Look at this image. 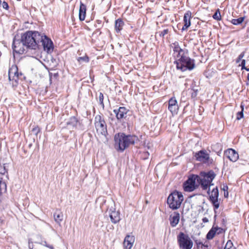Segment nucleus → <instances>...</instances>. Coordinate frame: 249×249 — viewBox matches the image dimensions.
I'll return each mask as SVG.
<instances>
[{
    "label": "nucleus",
    "mask_w": 249,
    "mask_h": 249,
    "mask_svg": "<svg viewBox=\"0 0 249 249\" xmlns=\"http://www.w3.org/2000/svg\"><path fill=\"white\" fill-rule=\"evenodd\" d=\"M138 137L135 135H126L124 133H118L114 136V147L119 152H123L131 145L139 142Z\"/></svg>",
    "instance_id": "1"
},
{
    "label": "nucleus",
    "mask_w": 249,
    "mask_h": 249,
    "mask_svg": "<svg viewBox=\"0 0 249 249\" xmlns=\"http://www.w3.org/2000/svg\"><path fill=\"white\" fill-rule=\"evenodd\" d=\"M21 38L28 49L36 50L38 48V41L41 38L40 33L37 31H28L22 34Z\"/></svg>",
    "instance_id": "2"
},
{
    "label": "nucleus",
    "mask_w": 249,
    "mask_h": 249,
    "mask_svg": "<svg viewBox=\"0 0 249 249\" xmlns=\"http://www.w3.org/2000/svg\"><path fill=\"white\" fill-rule=\"evenodd\" d=\"M174 63L176 64L177 69L182 71H191L195 67V60L190 58L185 53H183L181 56L176 59Z\"/></svg>",
    "instance_id": "3"
},
{
    "label": "nucleus",
    "mask_w": 249,
    "mask_h": 249,
    "mask_svg": "<svg viewBox=\"0 0 249 249\" xmlns=\"http://www.w3.org/2000/svg\"><path fill=\"white\" fill-rule=\"evenodd\" d=\"M183 199L182 193L175 190L168 196L167 203L170 209L175 210L180 208Z\"/></svg>",
    "instance_id": "4"
},
{
    "label": "nucleus",
    "mask_w": 249,
    "mask_h": 249,
    "mask_svg": "<svg viewBox=\"0 0 249 249\" xmlns=\"http://www.w3.org/2000/svg\"><path fill=\"white\" fill-rule=\"evenodd\" d=\"M177 241L180 249H191L193 242L188 234L180 232L177 236Z\"/></svg>",
    "instance_id": "5"
},
{
    "label": "nucleus",
    "mask_w": 249,
    "mask_h": 249,
    "mask_svg": "<svg viewBox=\"0 0 249 249\" xmlns=\"http://www.w3.org/2000/svg\"><path fill=\"white\" fill-rule=\"evenodd\" d=\"M12 49L14 53L20 54L25 53L28 50L26 44L18 35L15 36L13 38Z\"/></svg>",
    "instance_id": "6"
},
{
    "label": "nucleus",
    "mask_w": 249,
    "mask_h": 249,
    "mask_svg": "<svg viewBox=\"0 0 249 249\" xmlns=\"http://www.w3.org/2000/svg\"><path fill=\"white\" fill-rule=\"evenodd\" d=\"M94 125L98 134L106 137L107 134V125L104 118L100 115H97L94 119Z\"/></svg>",
    "instance_id": "7"
},
{
    "label": "nucleus",
    "mask_w": 249,
    "mask_h": 249,
    "mask_svg": "<svg viewBox=\"0 0 249 249\" xmlns=\"http://www.w3.org/2000/svg\"><path fill=\"white\" fill-rule=\"evenodd\" d=\"M197 175L192 174L183 183V188L185 192H191L197 189L199 185L196 183L197 181Z\"/></svg>",
    "instance_id": "8"
},
{
    "label": "nucleus",
    "mask_w": 249,
    "mask_h": 249,
    "mask_svg": "<svg viewBox=\"0 0 249 249\" xmlns=\"http://www.w3.org/2000/svg\"><path fill=\"white\" fill-rule=\"evenodd\" d=\"M107 211L109 212V217L113 223L116 224L120 221V212L116 211L115 202L113 201L112 200L108 202Z\"/></svg>",
    "instance_id": "9"
},
{
    "label": "nucleus",
    "mask_w": 249,
    "mask_h": 249,
    "mask_svg": "<svg viewBox=\"0 0 249 249\" xmlns=\"http://www.w3.org/2000/svg\"><path fill=\"white\" fill-rule=\"evenodd\" d=\"M41 38L38 41V47L42 46L44 51L48 53H51L53 50V45L52 41L46 36L40 34Z\"/></svg>",
    "instance_id": "10"
},
{
    "label": "nucleus",
    "mask_w": 249,
    "mask_h": 249,
    "mask_svg": "<svg viewBox=\"0 0 249 249\" xmlns=\"http://www.w3.org/2000/svg\"><path fill=\"white\" fill-rule=\"evenodd\" d=\"M219 192L217 187L213 188L212 192L211 195H210L209 200L213 204L214 207V211L219 207V202L218 200Z\"/></svg>",
    "instance_id": "11"
},
{
    "label": "nucleus",
    "mask_w": 249,
    "mask_h": 249,
    "mask_svg": "<svg viewBox=\"0 0 249 249\" xmlns=\"http://www.w3.org/2000/svg\"><path fill=\"white\" fill-rule=\"evenodd\" d=\"M194 157L197 161L206 163L209 162L210 156L205 150H200L194 154Z\"/></svg>",
    "instance_id": "12"
},
{
    "label": "nucleus",
    "mask_w": 249,
    "mask_h": 249,
    "mask_svg": "<svg viewBox=\"0 0 249 249\" xmlns=\"http://www.w3.org/2000/svg\"><path fill=\"white\" fill-rule=\"evenodd\" d=\"M197 182L198 184L200 186L201 188L203 190H207L208 194H210V187L211 186L213 185V184L212 182H209V181L206 180L205 179H203V178H200L199 175H197Z\"/></svg>",
    "instance_id": "13"
},
{
    "label": "nucleus",
    "mask_w": 249,
    "mask_h": 249,
    "mask_svg": "<svg viewBox=\"0 0 249 249\" xmlns=\"http://www.w3.org/2000/svg\"><path fill=\"white\" fill-rule=\"evenodd\" d=\"M129 110L124 107H119L118 109H114L113 112L115 114L117 120L121 121L127 117Z\"/></svg>",
    "instance_id": "14"
},
{
    "label": "nucleus",
    "mask_w": 249,
    "mask_h": 249,
    "mask_svg": "<svg viewBox=\"0 0 249 249\" xmlns=\"http://www.w3.org/2000/svg\"><path fill=\"white\" fill-rule=\"evenodd\" d=\"M224 156L232 162L237 161L239 158L238 153L232 149H229L226 150L224 152Z\"/></svg>",
    "instance_id": "15"
},
{
    "label": "nucleus",
    "mask_w": 249,
    "mask_h": 249,
    "mask_svg": "<svg viewBox=\"0 0 249 249\" xmlns=\"http://www.w3.org/2000/svg\"><path fill=\"white\" fill-rule=\"evenodd\" d=\"M168 109L174 114H177L178 110V106L175 97H172L168 101Z\"/></svg>",
    "instance_id": "16"
},
{
    "label": "nucleus",
    "mask_w": 249,
    "mask_h": 249,
    "mask_svg": "<svg viewBox=\"0 0 249 249\" xmlns=\"http://www.w3.org/2000/svg\"><path fill=\"white\" fill-rule=\"evenodd\" d=\"M199 175L200 178H203L205 179L206 180L212 182L216 177V174L213 170H210L208 172L201 171Z\"/></svg>",
    "instance_id": "17"
},
{
    "label": "nucleus",
    "mask_w": 249,
    "mask_h": 249,
    "mask_svg": "<svg viewBox=\"0 0 249 249\" xmlns=\"http://www.w3.org/2000/svg\"><path fill=\"white\" fill-rule=\"evenodd\" d=\"M180 216L178 212H175L173 214L170 215V224L172 227H175L179 221Z\"/></svg>",
    "instance_id": "18"
},
{
    "label": "nucleus",
    "mask_w": 249,
    "mask_h": 249,
    "mask_svg": "<svg viewBox=\"0 0 249 249\" xmlns=\"http://www.w3.org/2000/svg\"><path fill=\"white\" fill-rule=\"evenodd\" d=\"M171 47L173 48L174 52L177 53L176 56V59L181 56L183 53H185V51L179 46V43L178 41L173 43L171 45Z\"/></svg>",
    "instance_id": "19"
},
{
    "label": "nucleus",
    "mask_w": 249,
    "mask_h": 249,
    "mask_svg": "<svg viewBox=\"0 0 249 249\" xmlns=\"http://www.w3.org/2000/svg\"><path fill=\"white\" fill-rule=\"evenodd\" d=\"M192 13L190 11H187L184 15L183 21L184 25L182 27V30H186L190 25Z\"/></svg>",
    "instance_id": "20"
},
{
    "label": "nucleus",
    "mask_w": 249,
    "mask_h": 249,
    "mask_svg": "<svg viewBox=\"0 0 249 249\" xmlns=\"http://www.w3.org/2000/svg\"><path fill=\"white\" fill-rule=\"evenodd\" d=\"M8 76L9 80H11V77L12 76L13 77V80L14 79L15 77L16 78L15 81L18 79L19 73L18 72V69L17 66H12L10 69H9Z\"/></svg>",
    "instance_id": "21"
},
{
    "label": "nucleus",
    "mask_w": 249,
    "mask_h": 249,
    "mask_svg": "<svg viewBox=\"0 0 249 249\" xmlns=\"http://www.w3.org/2000/svg\"><path fill=\"white\" fill-rule=\"evenodd\" d=\"M134 241L133 236L127 235L124 241V249H131Z\"/></svg>",
    "instance_id": "22"
},
{
    "label": "nucleus",
    "mask_w": 249,
    "mask_h": 249,
    "mask_svg": "<svg viewBox=\"0 0 249 249\" xmlns=\"http://www.w3.org/2000/svg\"><path fill=\"white\" fill-rule=\"evenodd\" d=\"M87 8L86 5L80 1V5L79 10V18L80 20L83 21L85 19Z\"/></svg>",
    "instance_id": "23"
},
{
    "label": "nucleus",
    "mask_w": 249,
    "mask_h": 249,
    "mask_svg": "<svg viewBox=\"0 0 249 249\" xmlns=\"http://www.w3.org/2000/svg\"><path fill=\"white\" fill-rule=\"evenodd\" d=\"M124 22L121 18H118L115 20V29L117 33H119L122 29L124 26Z\"/></svg>",
    "instance_id": "24"
},
{
    "label": "nucleus",
    "mask_w": 249,
    "mask_h": 249,
    "mask_svg": "<svg viewBox=\"0 0 249 249\" xmlns=\"http://www.w3.org/2000/svg\"><path fill=\"white\" fill-rule=\"evenodd\" d=\"M53 217L55 222L60 224L63 220V214L60 212H55L53 213Z\"/></svg>",
    "instance_id": "25"
},
{
    "label": "nucleus",
    "mask_w": 249,
    "mask_h": 249,
    "mask_svg": "<svg viewBox=\"0 0 249 249\" xmlns=\"http://www.w3.org/2000/svg\"><path fill=\"white\" fill-rule=\"evenodd\" d=\"M6 191V184L0 178V203L2 200V194Z\"/></svg>",
    "instance_id": "26"
},
{
    "label": "nucleus",
    "mask_w": 249,
    "mask_h": 249,
    "mask_svg": "<svg viewBox=\"0 0 249 249\" xmlns=\"http://www.w3.org/2000/svg\"><path fill=\"white\" fill-rule=\"evenodd\" d=\"M79 122L78 119L75 117H71L69 121L67 122V125H71L73 127H76Z\"/></svg>",
    "instance_id": "27"
},
{
    "label": "nucleus",
    "mask_w": 249,
    "mask_h": 249,
    "mask_svg": "<svg viewBox=\"0 0 249 249\" xmlns=\"http://www.w3.org/2000/svg\"><path fill=\"white\" fill-rule=\"evenodd\" d=\"M216 234V231L215 230L214 227H213L209 231L206 235V238L208 240L212 239L214 235Z\"/></svg>",
    "instance_id": "28"
},
{
    "label": "nucleus",
    "mask_w": 249,
    "mask_h": 249,
    "mask_svg": "<svg viewBox=\"0 0 249 249\" xmlns=\"http://www.w3.org/2000/svg\"><path fill=\"white\" fill-rule=\"evenodd\" d=\"M244 19L245 17H240L237 19L234 18L231 20V23L236 25H239L243 22Z\"/></svg>",
    "instance_id": "29"
},
{
    "label": "nucleus",
    "mask_w": 249,
    "mask_h": 249,
    "mask_svg": "<svg viewBox=\"0 0 249 249\" xmlns=\"http://www.w3.org/2000/svg\"><path fill=\"white\" fill-rule=\"evenodd\" d=\"M240 107L241 108V111H239L236 114V119L237 120H239L244 117V105L242 103L241 104Z\"/></svg>",
    "instance_id": "30"
},
{
    "label": "nucleus",
    "mask_w": 249,
    "mask_h": 249,
    "mask_svg": "<svg viewBox=\"0 0 249 249\" xmlns=\"http://www.w3.org/2000/svg\"><path fill=\"white\" fill-rule=\"evenodd\" d=\"M7 164H0V174L4 175L7 173Z\"/></svg>",
    "instance_id": "31"
},
{
    "label": "nucleus",
    "mask_w": 249,
    "mask_h": 249,
    "mask_svg": "<svg viewBox=\"0 0 249 249\" xmlns=\"http://www.w3.org/2000/svg\"><path fill=\"white\" fill-rule=\"evenodd\" d=\"M77 61L80 63H81V62L88 63L89 61V58L87 55H86L84 56L78 57Z\"/></svg>",
    "instance_id": "32"
},
{
    "label": "nucleus",
    "mask_w": 249,
    "mask_h": 249,
    "mask_svg": "<svg viewBox=\"0 0 249 249\" xmlns=\"http://www.w3.org/2000/svg\"><path fill=\"white\" fill-rule=\"evenodd\" d=\"M169 33V31L168 29H165L162 31H160L158 33H157V34H159V36L160 37L164 38L165 37V35L168 34Z\"/></svg>",
    "instance_id": "33"
},
{
    "label": "nucleus",
    "mask_w": 249,
    "mask_h": 249,
    "mask_svg": "<svg viewBox=\"0 0 249 249\" xmlns=\"http://www.w3.org/2000/svg\"><path fill=\"white\" fill-rule=\"evenodd\" d=\"M213 17L214 19H216L217 20H219L221 19V15H220V13L219 12V9H218L215 12V13L213 14Z\"/></svg>",
    "instance_id": "34"
},
{
    "label": "nucleus",
    "mask_w": 249,
    "mask_h": 249,
    "mask_svg": "<svg viewBox=\"0 0 249 249\" xmlns=\"http://www.w3.org/2000/svg\"><path fill=\"white\" fill-rule=\"evenodd\" d=\"M225 248L227 249H234V248L233 247V243L231 240L228 241L225 245Z\"/></svg>",
    "instance_id": "35"
},
{
    "label": "nucleus",
    "mask_w": 249,
    "mask_h": 249,
    "mask_svg": "<svg viewBox=\"0 0 249 249\" xmlns=\"http://www.w3.org/2000/svg\"><path fill=\"white\" fill-rule=\"evenodd\" d=\"M103 100H104V95L102 92H100L99 95V101L100 105L103 107V108H104V104L103 102Z\"/></svg>",
    "instance_id": "36"
},
{
    "label": "nucleus",
    "mask_w": 249,
    "mask_h": 249,
    "mask_svg": "<svg viewBox=\"0 0 249 249\" xmlns=\"http://www.w3.org/2000/svg\"><path fill=\"white\" fill-rule=\"evenodd\" d=\"M31 131L33 134L35 135L36 136H37L38 133L40 132V129L38 126H36L33 128Z\"/></svg>",
    "instance_id": "37"
},
{
    "label": "nucleus",
    "mask_w": 249,
    "mask_h": 249,
    "mask_svg": "<svg viewBox=\"0 0 249 249\" xmlns=\"http://www.w3.org/2000/svg\"><path fill=\"white\" fill-rule=\"evenodd\" d=\"M215 230L216 231V234H219L221 233L223 231V229L221 228H219L217 226L214 227Z\"/></svg>",
    "instance_id": "38"
},
{
    "label": "nucleus",
    "mask_w": 249,
    "mask_h": 249,
    "mask_svg": "<svg viewBox=\"0 0 249 249\" xmlns=\"http://www.w3.org/2000/svg\"><path fill=\"white\" fill-rule=\"evenodd\" d=\"M244 55H245V52H243L242 53H241L238 56L237 59V60H236V62L237 63H238L239 62V61L242 59V58L244 56Z\"/></svg>",
    "instance_id": "39"
},
{
    "label": "nucleus",
    "mask_w": 249,
    "mask_h": 249,
    "mask_svg": "<svg viewBox=\"0 0 249 249\" xmlns=\"http://www.w3.org/2000/svg\"><path fill=\"white\" fill-rule=\"evenodd\" d=\"M245 65H246V61L245 59H243L241 61V63L240 65V66H241L242 70H243V69L246 70V69H247V68L245 66Z\"/></svg>",
    "instance_id": "40"
},
{
    "label": "nucleus",
    "mask_w": 249,
    "mask_h": 249,
    "mask_svg": "<svg viewBox=\"0 0 249 249\" xmlns=\"http://www.w3.org/2000/svg\"><path fill=\"white\" fill-rule=\"evenodd\" d=\"M1 5H2V7L3 8V9L8 10V9L9 8V6H8V3L6 2H5L4 1L2 2Z\"/></svg>",
    "instance_id": "41"
},
{
    "label": "nucleus",
    "mask_w": 249,
    "mask_h": 249,
    "mask_svg": "<svg viewBox=\"0 0 249 249\" xmlns=\"http://www.w3.org/2000/svg\"><path fill=\"white\" fill-rule=\"evenodd\" d=\"M222 190L224 192L228 191V187L226 185H224L223 188H222Z\"/></svg>",
    "instance_id": "42"
},
{
    "label": "nucleus",
    "mask_w": 249,
    "mask_h": 249,
    "mask_svg": "<svg viewBox=\"0 0 249 249\" xmlns=\"http://www.w3.org/2000/svg\"><path fill=\"white\" fill-rule=\"evenodd\" d=\"M41 244L42 245H43L44 246H46V247H47V246L49 245L48 244H47V243L46 241H42Z\"/></svg>",
    "instance_id": "43"
},
{
    "label": "nucleus",
    "mask_w": 249,
    "mask_h": 249,
    "mask_svg": "<svg viewBox=\"0 0 249 249\" xmlns=\"http://www.w3.org/2000/svg\"><path fill=\"white\" fill-rule=\"evenodd\" d=\"M202 221L204 223H207L209 222V220L207 217H204L202 218Z\"/></svg>",
    "instance_id": "44"
},
{
    "label": "nucleus",
    "mask_w": 249,
    "mask_h": 249,
    "mask_svg": "<svg viewBox=\"0 0 249 249\" xmlns=\"http://www.w3.org/2000/svg\"><path fill=\"white\" fill-rule=\"evenodd\" d=\"M224 196L225 197H227L228 196V192H225L224 193Z\"/></svg>",
    "instance_id": "45"
},
{
    "label": "nucleus",
    "mask_w": 249,
    "mask_h": 249,
    "mask_svg": "<svg viewBox=\"0 0 249 249\" xmlns=\"http://www.w3.org/2000/svg\"><path fill=\"white\" fill-rule=\"evenodd\" d=\"M4 220L2 219V217L0 216V224H2L3 223Z\"/></svg>",
    "instance_id": "46"
},
{
    "label": "nucleus",
    "mask_w": 249,
    "mask_h": 249,
    "mask_svg": "<svg viewBox=\"0 0 249 249\" xmlns=\"http://www.w3.org/2000/svg\"><path fill=\"white\" fill-rule=\"evenodd\" d=\"M47 248H49L50 249H54L52 245H49L47 246Z\"/></svg>",
    "instance_id": "47"
},
{
    "label": "nucleus",
    "mask_w": 249,
    "mask_h": 249,
    "mask_svg": "<svg viewBox=\"0 0 249 249\" xmlns=\"http://www.w3.org/2000/svg\"><path fill=\"white\" fill-rule=\"evenodd\" d=\"M202 246H204V247H206V248H208V244H205V243H204V244H202Z\"/></svg>",
    "instance_id": "48"
},
{
    "label": "nucleus",
    "mask_w": 249,
    "mask_h": 249,
    "mask_svg": "<svg viewBox=\"0 0 249 249\" xmlns=\"http://www.w3.org/2000/svg\"><path fill=\"white\" fill-rule=\"evenodd\" d=\"M29 248L30 249H32V246H31L30 242H29Z\"/></svg>",
    "instance_id": "49"
},
{
    "label": "nucleus",
    "mask_w": 249,
    "mask_h": 249,
    "mask_svg": "<svg viewBox=\"0 0 249 249\" xmlns=\"http://www.w3.org/2000/svg\"><path fill=\"white\" fill-rule=\"evenodd\" d=\"M52 75V73H49V76H50V79H51Z\"/></svg>",
    "instance_id": "50"
},
{
    "label": "nucleus",
    "mask_w": 249,
    "mask_h": 249,
    "mask_svg": "<svg viewBox=\"0 0 249 249\" xmlns=\"http://www.w3.org/2000/svg\"><path fill=\"white\" fill-rule=\"evenodd\" d=\"M198 245H201L202 246V243L201 242L196 243Z\"/></svg>",
    "instance_id": "51"
},
{
    "label": "nucleus",
    "mask_w": 249,
    "mask_h": 249,
    "mask_svg": "<svg viewBox=\"0 0 249 249\" xmlns=\"http://www.w3.org/2000/svg\"><path fill=\"white\" fill-rule=\"evenodd\" d=\"M57 75H58V73H54V77H56Z\"/></svg>",
    "instance_id": "52"
},
{
    "label": "nucleus",
    "mask_w": 249,
    "mask_h": 249,
    "mask_svg": "<svg viewBox=\"0 0 249 249\" xmlns=\"http://www.w3.org/2000/svg\"><path fill=\"white\" fill-rule=\"evenodd\" d=\"M247 79L249 81V73L248 74Z\"/></svg>",
    "instance_id": "53"
},
{
    "label": "nucleus",
    "mask_w": 249,
    "mask_h": 249,
    "mask_svg": "<svg viewBox=\"0 0 249 249\" xmlns=\"http://www.w3.org/2000/svg\"><path fill=\"white\" fill-rule=\"evenodd\" d=\"M246 70L248 71H249V68L246 69Z\"/></svg>",
    "instance_id": "54"
},
{
    "label": "nucleus",
    "mask_w": 249,
    "mask_h": 249,
    "mask_svg": "<svg viewBox=\"0 0 249 249\" xmlns=\"http://www.w3.org/2000/svg\"><path fill=\"white\" fill-rule=\"evenodd\" d=\"M201 209H202V211H204L203 207H202Z\"/></svg>",
    "instance_id": "55"
}]
</instances>
